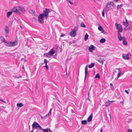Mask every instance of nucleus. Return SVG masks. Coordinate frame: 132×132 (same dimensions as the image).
<instances>
[{
	"mask_svg": "<svg viewBox=\"0 0 132 132\" xmlns=\"http://www.w3.org/2000/svg\"><path fill=\"white\" fill-rule=\"evenodd\" d=\"M48 130H49L50 132H52V130H51L50 128L48 129Z\"/></svg>",
	"mask_w": 132,
	"mask_h": 132,
	"instance_id": "09e8293b",
	"label": "nucleus"
},
{
	"mask_svg": "<svg viewBox=\"0 0 132 132\" xmlns=\"http://www.w3.org/2000/svg\"><path fill=\"white\" fill-rule=\"evenodd\" d=\"M115 1L117 2H118V0H115Z\"/></svg>",
	"mask_w": 132,
	"mask_h": 132,
	"instance_id": "338daca9",
	"label": "nucleus"
},
{
	"mask_svg": "<svg viewBox=\"0 0 132 132\" xmlns=\"http://www.w3.org/2000/svg\"><path fill=\"white\" fill-rule=\"evenodd\" d=\"M78 30V28L77 27L72 29V31L70 33V35L72 37H74L75 36L76 32Z\"/></svg>",
	"mask_w": 132,
	"mask_h": 132,
	"instance_id": "7ed1b4c3",
	"label": "nucleus"
},
{
	"mask_svg": "<svg viewBox=\"0 0 132 132\" xmlns=\"http://www.w3.org/2000/svg\"><path fill=\"white\" fill-rule=\"evenodd\" d=\"M123 24L126 26V28L128 26V23H125V22H123Z\"/></svg>",
	"mask_w": 132,
	"mask_h": 132,
	"instance_id": "c85d7f7f",
	"label": "nucleus"
},
{
	"mask_svg": "<svg viewBox=\"0 0 132 132\" xmlns=\"http://www.w3.org/2000/svg\"><path fill=\"white\" fill-rule=\"evenodd\" d=\"M119 32H120V31H117L118 37L121 36V34L120 33H119Z\"/></svg>",
	"mask_w": 132,
	"mask_h": 132,
	"instance_id": "4c0bfd02",
	"label": "nucleus"
},
{
	"mask_svg": "<svg viewBox=\"0 0 132 132\" xmlns=\"http://www.w3.org/2000/svg\"><path fill=\"white\" fill-rule=\"evenodd\" d=\"M118 69V70H119L120 69L119 68H118V69Z\"/></svg>",
	"mask_w": 132,
	"mask_h": 132,
	"instance_id": "774afa93",
	"label": "nucleus"
},
{
	"mask_svg": "<svg viewBox=\"0 0 132 132\" xmlns=\"http://www.w3.org/2000/svg\"><path fill=\"white\" fill-rule=\"evenodd\" d=\"M114 4L113 2L110 1L108 3L105 8L106 12H108L109 11L114 9Z\"/></svg>",
	"mask_w": 132,
	"mask_h": 132,
	"instance_id": "f257e3e1",
	"label": "nucleus"
},
{
	"mask_svg": "<svg viewBox=\"0 0 132 132\" xmlns=\"http://www.w3.org/2000/svg\"><path fill=\"white\" fill-rule=\"evenodd\" d=\"M22 68H23V69H24V67L23 65Z\"/></svg>",
	"mask_w": 132,
	"mask_h": 132,
	"instance_id": "bf43d9fd",
	"label": "nucleus"
},
{
	"mask_svg": "<svg viewBox=\"0 0 132 132\" xmlns=\"http://www.w3.org/2000/svg\"><path fill=\"white\" fill-rule=\"evenodd\" d=\"M109 116H110V119H111V113H110L109 114Z\"/></svg>",
	"mask_w": 132,
	"mask_h": 132,
	"instance_id": "3c124183",
	"label": "nucleus"
},
{
	"mask_svg": "<svg viewBox=\"0 0 132 132\" xmlns=\"http://www.w3.org/2000/svg\"><path fill=\"white\" fill-rule=\"evenodd\" d=\"M110 86H112V83H111L110 84Z\"/></svg>",
	"mask_w": 132,
	"mask_h": 132,
	"instance_id": "13d9d810",
	"label": "nucleus"
},
{
	"mask_svg": "<svg viewBox=\"0 0 132 132\" xmlns=\"http://www.w3.org/2000/svg\"><path fill=\"white\" fill-rule=\"evenodd\" d=\"M48 117L47 116H46V115L44 117H42V116H40V118L42 119H46V118L47 117Z\"/></svg>",
	"mask_w": 132,
	"mask_h": 132,
	"instance_id": "473e14b6",
	"label": "nucleus"
},
{
	"mask_svg": "<svg viewBox=\"0 0 132 132\" xmlns=\"http://www.w3.org/2000/svg\"><path fill=\"white\" fill-rule=\"evenodd\" d=\"M98 29L99 30L101 31L103 29V28L102 26H99L98 27Z\"/></svg>",
	"mask_w": 132,
	"mask_h": 132,
	"instance_id": "c9c22d12",
	"label": "nucleus"
},
{
	"mask_svg": "<svg viewBox=\"0 0 132 132\" xmlns=\"http://www.w3.org/2000/svg\"><path fill=\"white\" fill-rule=\"evenodd\" d=\"M20 28H21V29H22V27L21 26H20Z\"/></svg>",
	"mask_w": 132,
	"mask_h": 132,
	"instance_id": "0e129e2a",
	"label": "nucleus"
},
{
	"mask_svg": "<svg viewBox=\"0 0 132 132\" xmlns=\"http://www.w3.org/2000/svg\"><path fill=\"white\" fill-rule=\"evenodd\" d=\"M48 128H47L46 129H42V128H41V129H40V130H43L44 132H48Z\"/></svg>",
	"mask_w": 132,
	"mask_h": 132,
	"instance_id": "c756f323",
	"label": "nucleus"
},
{
	"mask_svg": "<svg viewBox=\"0 0 132 132\" xmlns=\"http://www.w3.org/2000/svg\"><path fill=\"white\" fill-rule=\"evenodd\" d=\"M51 11L52 10L50 11L49 9L46 8L44 11V13L42 14H43V15L47 19L48 16V13Z\"/></svg>",
	"mask_w": 132,
	"mask_h": 132,
	"instance_id": "20e7f679",
	"label": "nucleus"
},
{
	"mask_svg": "<svg viewBox=\"0 0 132 132\" xmlns=\"http://www.w3.org/2000/svg\"><path fill=\"white\" fill-rule=\"evenodd\" d=\"M67 1L69 3H70L71 5H73V4L72 2L70 1L69 0H67Z\"/></svg>",
	"mask_w": 132,
	"mask_h": 132,
	"instance_id": "e433bc0d",
	"label": "nucleus"
},
{
	"mask_svg": "<svg viewBox=\"0 0 132 132\" xmlns=\"http://www.w3.org/2000/svg\"><path fill=\"white\" fill-rule=\"evenodd\" d=\"M88 67L87 65H86V67L85 68V77L84 78V80L85 81V79H86V76L87 75V69H88Z\"/></svg>",
	"mask_w": 132,
	"mask_h": 132,
	"instance_id": "ddd939ff",
	"label": "nucleus"
},
{
	"mask_svg": "<svg viewBox=\"0 0 132 132\" xmlns=\"http://www.w3.org/2000/svg\"><path fill=\"white\" fill-rule=\"evenodd\" d=\"M93 116V114L92 113H91L90 116L88 117L87 119V120L89 122L91 121L92 119Z\"/></svg>",
	"mask_w": 132,
	"mask_h": 132,
	"instance_id": "f8f14e48",
	"label": "nucleus"
},
{
	"mask_svg": "<svg viewBox=\"0 0 132 132\" xmlns=\"http://www.w3.org/2000/svg\"><path fill=\"white\" fill-rule=\"evenodd\" d=\"M100 78V76L99 74L97 73L96 74L95 77V78Z\"/></svg>",
	"mask_w": 132,
	"mask_h": 132,
	"instance_id": "2f4dec72",
	"label": "nucleus"
},
{
	"mask_svg": "<svg viewBox=\"0 0 132 132\" xmlns=\"http://www.w3.org/2000/svg\"><path fill=\"white\" fill-rule=\"evenodd\" d=\"M125 23H128L127 19L126 20V22H125Z\"/></svg>",
	"mask_w": 132,
	"mask_h": 132,
	"instance_id": "5fc2aeb1",
	"label": "nucleus"
},
{
	"mask_svg": "<svg viewBox=\"0 0 132 132\" xmlns=\"http://www.w3.org/2000/svg\"><path fill=\"white\" fill-rule=\"evenodd\" d=\"M29 12L31 13H32L34 15H35V11L33 10H30L29 11Z\"/></svg>",
	"mask_w": 132,
	"mask_h": 132,
	"instance_id": "bb28decb",
	"label": "nucleus"
},
{
	"mask_svg": "<svg viewBox=\"0 0 132 132\" xmlns=\"http://www.w3.org/2000/svg\"><path fill=\"white\" fill-rule=\"evenodd\" d=\"M65 36V35L64 34H63V33H61V37H62Z\"/></svg>",
	"mask_w": 132,
	"mask_h": 132,
	"instance_id": "a18cd8bd",
	"label": "nucleus"
},
{
	"mask_svg": "<svg viewBox=\"0 0 132 132\" xmlns=\"http://www.w3.org/2000/svg\"><path fill=\"white\" fill-rule=\"evenodd\" d=\"M21 77V76H20L19 77H17L16 76L15 77L16 78H20V77Z\"/></svg>",
	"mask_w": 132,
	"mask_h": 132,
	"instance_id": "de8ad7c7",
	"label": "nucleus"
},
{
	"mask_svg": "<svg viewBox=\"0 0 132 132\" xmlns=\"http://www.w3.org/2000/svg\"><path fill=\"white\" fill-rule=\"evenodd\" d=\"M102 32L103 33V34H105L106 33V32H105L104 30H102Z\"/></svg>",
	"mask_w": 132,
	"mask_h": 132,
	"instance_id": "ea45409f",
	"label": "nucleus"
},
{
	"mask_svg": "<svg viewBox=\"0 0 132 132\" xmlns=\"http://www.w3.org/2000/svg\"><path fill=\"white\" fill-rule=\"evenodd\" d=\"M18 39L17 37H16L14 41L13 42H11L12 46H15L16 45L18 44Z\"/></svg>",
	"mask_w": 132,
	"mask_h": 132,
	"instance_id": "1a4fd4ad",
	"label": "nucleus"
},
{
	"mask_svg": "<svg viewBox=\"0 0 132 132\" xmlns=\"http://www.w3.org/2000/svg\"><path fill=\"white\" fill-rule=\"evenodd\" d=\"M102 131H103V129H101V130H100V132H102Z\"/></svg>",
	"mask_w": 132,
	"mask_h": 132,
	"instance_id": "6e6d98bb",
	"label": "nucleus"
},
{
	"mask_svg": "<svg viewBox=\"0 0 132 132\" xmlns=\"http://www.w3.org/2000/svg\"><path fill=\"white\" fill-rule=\"evenodd\" d=\"M16 105L17 106L19 107H21L23 106L24 105L23 103H17L16 104Z\"/></svg>",
	"mask_w": 132,
	"mask_h": 132,
	"instance_id": "6ab92c4d",
	"label": "nucleus"
},
{
	"mask_svg": "<svg viewBox=\"0 0 132 132\" xmlns=\"http://www.w3.org/2000/svg\"><path fill=\"white\" fill-rule=\"evenodd\" d=\"M0 101H3V100L1 99L0 98Z\"/></svg>",
	"mask_w": 132,
	"mask_h": 132,
	"instance_id": "052dcab7",
	"label": "nucleus"
},
{
	"mask_svg": "<svg viewBox=\"0 0 132 132\" xmlns=\"http://www.w3.org/2000/svg\"><path fill=\"white\" fill-rule=\"evenodd\" d=\"M120 73H121V71H119V73L118 74L117 76V78H116V79H117L121 75H120Z\"/></svg>",
	"mask_w": 132,
	"mask_h": 132,
	"instance_id": "7c9ffc66",
	"label": "nucleus"
},
{
	"mask_svg": "<svg viewBox=\"0 0 132 132\" xmlns=\"http://www.w3.org/2000/svg\"><path fill=\"white\" fill-rule=\"evenodd\" d=\"M123 6V5L122 4H121L120 5H118L117 7V9H118L119 8H120L121 7Z\"/></svg>",
	"mask_w": 132,
	"mask_h": 132,
	"instance_id": "72a5a7b5",
	"label": "nucleus"
},
{
	"mask_svg": "<svg viewBox=\"0 0 132 132\" xmlns=\"http://www.w3.org/2000/svg\"><path fill=\"white\" fill-rule=\"evenodd\" d=\"M125 91L127 94H128L129 93L128 92V91L127 90H125Z\"/></svg>",
	"mask_w": 132,
	"mask_h": 132,
	"instance_id": "49530a36",
	"label": "nucleus"
},
{
	"mask_svg": "<svg viewBox=\"0 0 132 132\" xmlns=\"http://www.w3.org/2000/svg\"><path fill=\"white\" fill-rule=\"evenodd\" d=\"M130 29V28L129 27H128V28H127V29Z\"/></svg>",
	"mask_w": 132,
	"mask_h": 132,
	"instance_id": "680f3d73",
	"label": "nucleus"
},
{
	"mask_svg": "<svg viewBox=\"0 0 132 132\" xmlns=\"http://www.w3.org/2000/svg\"><path fill=\"white\" fill-rule=\"evenodd\" d=\"M122 57L125 60H128L129 59L128 54H123L122 55Z\"/></svg>",
	"mask_w": 132,
	"mask_h": 132,
	"instance_id": "9d476101",
	"label": "nucleus"
},
{
	"mask_svg": "<svg viewBox=\"0 0 132 132\" xmlns=\"http://www.w3.org/2000/svg\"><path fill=\"white\" fill-rule=\"evenodd\" d=\"M32 126L33 128L35 127V128L37 129H41L42 127L37 122H34L33 124L32 125Z\"/></svg>",
	"mask_w": 132,
	"mask_h": 132,
	"instance_id": "39448f33",
	"label": "nucleus"
},
{
	"mask_svg": "<svg viewBox=\"0 0 132 132\" xmlns=\"http://www.w3.org/2000/svg\"><path fill=\"white\" fill-rule=\"evenodd\" d=\"M34 131V130H32V131H31V132H33Z\"/></svg>",
	"mask_w": 132,
	"mask_h": 132,
	"instance_id": "69168bd1",
	"label": "nucleus"
},
{
	"mask_svg": "<svg viewBox=\"0 0 132 132\" xmlns=\"http://www.w3.org/2000/svg\"><path fill=\"white\" fill-rule=\"evenodd\" d=\"M45 67L46 68L47 70H48L49 69L47 65V64H46Z\"/></svg>",
	"mask_w": 132,
	"mask_h": 132,
	"instance_id": "79ce46f5",
	"label": "nucleus"
},
{
	"mask_svg": "<svg viewBox=\"0 0 132 132\" xmlns=\"http://www.w3.org/2000/svg\"><path fill=\"white\" fill-rule=\"evenodd\" d=\"M95 63H92L91 64H90L88 66V67L89 68H91L94 67L95 65Z\"/></svg>",
	"mask_w": 132,
	"mask_h": 132,
	"instance_id": "aec40b11",
	"label": "nucleus"
},
{
	"mask_svg": "<svg viewBox=\"0 0 132 132\" xmlns=\"http://www.w3.org/2000/svg\"><path fill=\"white\" fill-rule=\"evenodd\" d=\"M97 60L99 62L101 63L102 65L103 64V61L99 60Z\"/></svg>",
	"mask_w": 132,
	"mask_h": 132,
	"instance_id": "f704fd0d",
	"label": "nucleus"
},
{
	"mask_svg": "<svg viewBox=\"0 0 132 132\" xmlns=\"http://www.w3.org/2000/svg\"><path fill=\"white\" fill-rule=\"evenodd\" d=\"M12 11H10L8 12L7 13V18H9L10 16L12 14Z\"/></svg>",
	"mask_w": 132,
	"mask_h": 132,
	"instance_id": "f3484780",
	"label": "nucleus"
},
{
	"mask_svg": "<svg viewBox=\"0 0 132 132\" xmlns=\"http://www.w3.org/2000/svg\"><path fill=\"white\" fill-rule=\"evenodd\" d=\"M118 38L120 41H121L122 39V37H121V36L119 37H118Z\"/></svg>",
	"mask_w": 132,
	"mask_h": 132,
	"instance_id": "a19ab883",
	"label": "nucleus"
},
{
	"mask_svg": "<svg viewBox=\"0 0 132 132\" xmlns=\"http://www.w3.org/2000/svg\"><path fill=\"white\" fill-rule=\"evenodd\" d=\"M20 11H21L23 13L25 12V10L23 7H20Z\"/></svg>",
	"mask_w": 132,
	"mask_h": 132,
	"instance_id": "412c9836",
	"label": "nucleus"
},
{
	"mask_svg": "<svg viewBox=\"0 0 132 132\" xmlns=\"http://www.w3.org/2000/svg\"><path fill=\"white\" fill-rule=\"evenodd\" d=\"M87 99L89 101H90V99H89V98L88 97V98H87Z\"/></svg>",
	"mask_w": 132,
	"mask_h": 132,
	"instance_id": "4d7b16f0",
	"label": "nucleus"
},
{
	"mask_svg": "<svg viewBox=\"0 0 132 132\" xmlns=\"http://www.w3.org/2000/svg\"><path fill=\"white\" fill-rule=\"evenodd\" d=\"M111 104V102H110V101L108 100L105 103V106H109Z\"/></svg>",
	"mask_w": 132,
	"mask_h": 132,
	"instance_id": "4468645a",
	"label": "nucleus"
},
{
	"mask_svg": "<svg viewBox=\"0 0 132 132\" xmlns=\"http://www.w3.org/2000/svg\"><path fill=\"white\" fill-rule=\"evenodd\" d=\"M44 62L46 64H47V61L46 59H45L44 61Z\"/></svg>",
	"mask_w": 132,
	"mask_h": 132,
	"instance_id": "37998d69",
	"label": "nucleus"
},
{
	"mask_svg": "<svg viewBox=\"0 0 132 132\" xmlns=\"http://www.w3.org/2000/svg\"><path fill=\"white\" fill-rule=\"evenodd\" d=\"M45 17L43 15V14H40L38 18V21L39 22L41 23L42 24L44 23L43 18Z\"/></svg>",
	"mask_w": 132,
	"mask_h": 132,
	"instance_id": "0eeeda50",
	"label": "nucleus"
},
{
	"mask_svg": "<svg viewBox=\"0 0 132 132\" xmlns=\"http://www.w3.org/2000/svg\"><path fill=\"white\" fill-rule=\"evenodd\" d=\"M52 110V108H51L50 110L48 113L46 115V116H47L48 117H49L50 115H51V111Z\"/></svg>",
	"mask_w": 132,
	"mask_h": 132,
	"instance_id": "4be33fe9",
	"label": "nucleus"
},
{
	"mask_svg": "<svg viewBox=\"0 0 132 132\" xmlns=\"http://www.w3.org/2000/svg\"><path fill=\"white\" fill-rule=\"evenodd\" d=\"M5 31L7 33H8L9 32L8 27L7 26H5Z\"/></svg>",
	"mask_w": 132,
	"mask_h": 132,
	"instance_id": "5701e85b",
	"label": "nucleus"
},
{
	"mask_svg": "<svg viewBox=\"0 0 132 132\" xmlns=\"http://www.w3.org/2000/svg\"><path fill=\"white\" fill-rule=\"evenodd\" d=\"M105 39L104 38H102L100 41L101 43H103L105 42Z\"/></svg>",
	"mask_w": 132,
	"mask_h": 132,
	"instance_id": "b1692460",
	"label": "nucleus"
},
{
	"mask_svg": "<svg viewBox=\"0 0 132 132\" xmlns=\"http://www.w3.org/2000/svg\"><path fill=\"white\" fill-rule=\"evenodd\" d=\"M114 101H110V102L111 103V104L112 102H113Z\"/></svg>",
	"mask_w": 132,
	"mask_h": 132,
	"instance_id": "8fccbe9b",
	"label": "nucleus"
},
{
	"mask_svg": "<svg viewBox=\"0 0 132 132\" xmlns=\"http://www.w3.org/2000/svg\"><path fill=\"white\" fill-rule=\"evenodd\" d=\"M115 26L116 27V29L118 30V31H120V32H121L122 31V28L120 24H118L117 23H116L115 24Z\"/></svg>",
	"mask_w": 132,
	"mask_h": 132,
	"instance_id": "423d86ee",
	"label": "nucleus"
},
{
	"mask_svg": "<svg viewBox=\"0 0 132 132\" xmlns=\"http://www.w3.org/2000/svg\"><path fill=\"white\" fill-rule=\"evenodd\" d=\"M55 52L53 49H52L48 53H45L44 54V55L46 57L50 58L51 56L54 54Z\"/></svg>",
	"mask_w": 132,
	"mask_h": 132,
	"instance_id": "f03ea898",
	"label": "nucleus"
},
{
	"mask_svg": "<svg viewBox=\"0 0 132 132\" xmlns=\"http://www.w3.org/2000/svg\"><path fill=\"white\" fill-rule=\"evenodd\" d=\"M2 102H3L4 103H6L5 101H2Z\"/></svg>",
	"mask_w": 132,
	"mask_h": 132,
	"instance_id": "e2e57ef3",
	"label": "nucleus"
},
{
	"mask_svg": "<svg viewBox=\"0 0 132 132\" xmlns=\"http://www.w3.org/2000/svg\"><path fill=\"white\" fill-rule=\"evenodd\" d=\"M122 40L124 44L125 45H127V42L126 41V39L124 38V37H122Z\"/></svg>",
	"mask_w": 132,
	"mask_h": 132,
	"instance_id": "dca6fc26",
	"label": "nucleus"
},
{
	"mask_svg": "<svg viewBox=\"0 0 132 132\" xmlns=\"http://www.w3.org/2000/svg\"><path fill=\"white\" fill-rule=\"evenodd\" d=\"M89 94H90V92H88V96H89Z\"/></svg>",
	"mask_w": 132,
	"mask_h": 132,
	"instance_id": "603ef678",
	"label": "nucleus"
},
{
	"mask_svg": "<svg viewBox=\"0 0 132 132\" xmlns=\"http://www.w3.org/2000/svg\"><path fill=\"white\" fill-rule=\"evenodd\" d=\"M6 45L7 46L9 47H12V43L11 42H9L7 43Z\"/></svg>",
	"mask_w": 132,
	"mask_h": 132,
	"instance_id": "a211bd4d",
	"label": "nucleus"
},
{
	"mask_svg": "<svg viewBox=\"0 0 132 132\" xmlns=\"http://www.w3.org/2000/svg\"><path fill=\"white\" fill-rule=\"evenodd\" d=\"M88 35L87 34H86L84 40L85 41H86L88 39Z\"/></svg>",
	"mask_w": 132,
	"mask_h": 132,
	"instance_id": "393cba45",
	"label": "nucleus"
},
{
	"mask_svg": "<svg viewBox=\"0 0 132 132\" xmlns=\"http://www.w3.org/2000/svg\"><path fill=\"white\" fill-rule=\"evenodd\" d=\"M80 26L82 27H83L84 28H85L86 27V26L84 24L83 22H82L80 24Z\"/></svg>",
	"mask_w": 132,
	"mask_h": 132,
	"instance_id": "cd10ccee",
	"label": "nucleus"
},
{
	"mask_svg": "<svg viewBox=\"0 0 132 132\" xmlns=\"http://www.w3.org/2000/svg\"><path fill=\"white\" fill-rule=\"evenodd\" d=\"M127 130L128 132H132V130L131 129H128Z\"/></svg>",
	"mask_w": 132,
	"mask_h": 132,
	"instance_id": "c03bdc74",
	"label": "nucleus"
},
{
	"mask_svg": "<svg viewBox=\"0 0 132 132\" xmlns=\"http://www.w3.org/2000/svg\"><path fill=\"white\" fill-rule=\"evenodd\" d=\"M92 87V85H91V86L90 87V89H89V92H90V90H91V88Z\"/></svg>",
	"mask_w": 132,
	"mask_h": 132,
	"instance_id": "864d4df0",
	"label": "nucleus"
},
{
	"mask_svg": "<svg viewBox=\"0 0 132 132\" xmlns=\"http://www.w3.org/2000/svg\"><path fill=\"white\" fill-rule=\"evenodd\" d=\"M95 47L93 45H91L88 48V50L90 52H92L95 49Z\"/></svg>",
	"mask_w": 132,
	"mask_h": 132,
	"instance_id": "9b49d317",
	"label": "nucleus"
},
{
	"mask_svg": "<svg viewBox=\"0 0 132 132\" xmlns=\"http://www.w3.org/2000/svg\"><path fill=\"white\" fill-rule=\"evenodd\" d=\"M81 123L83 125H85L87 123V121L86 120H82L81 121Z\"/></svg>",
	"mask_w": 132,
	"mask_h": 132,
	"instance_id": "a878e982",
	"label": "nucleus"
},
{
	"mask_svg": "<svg viewBox=\"0 0 132 132\" xmlns=\"http://www.w3.org/2000/svg\"><path fill=\"white\" fill-rule=\"evenodd\" d=\"M0 38L1 39V41L2 42H4L5 43H7L6 40H5L4 38L2 36H1L0 37Z\"/></svg>",
	"mask_w": 132,
	"mask_h": 132,
	"instance_id": "2eb2a0df",
	"label": "nucleus"
},
{
	"mask_svg": "<svg viewBox=\"0 0 132 132\" xmlns=\"http://www.w3.org/2000/svg\"><path fill=\"white\" fill-rule=\"evenodd\" d=\"M104 9L103 11L102 12V16L103 17L104 16Z\"/></svg>",
	"mask_w": 132,
	"mask_h": 132,
	"instance_id": "58836bf2",
	"label": "nucleus"
},
{
	"mask_svg": "<svg viewBox=\"0 0 132 132\" xmlns=\"http://www.w3.org/2000/svg\"><path fill=\"white\" fill-rule=\"evenodd\" d=\"M20 7H14L12 10V12H14L17 13L18 14H20Z\"/></svg>",
	"mask_w": 132,
	"mask_h": 132,
	"instance_id": "6e6552de",
	"label": "nucleus"
}]
</instances>
